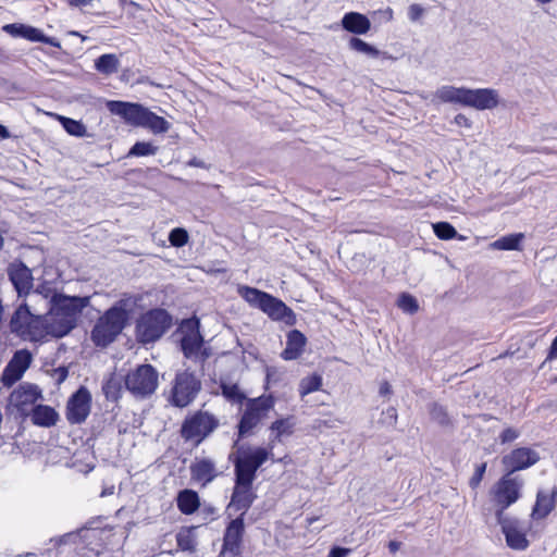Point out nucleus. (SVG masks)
Segmentation results:
<instances>
[{"instance_id": "nucleus-11", "label": "nucleus", "mask_w": 557, "mask_h": 557, "mask_svg": "<svg viewBox=\"0 0 557 557\" xmlns=\"http://www.w3.org/2000/svg\"><path fill=\"white\" fill-rule=\"evenodd\" d=\"M502 532L505 535L506 544L515 550H524L529 547L527 539V527L517 518L500 516L496 517Z\"/></svg>"}, {"instance_id": "nucleus-50", "label": "nucleus", "mask_w": 557, "mask_h": 557, "mask_svg": "<svg viewBox=\"0 0 557 557\" xmlns=\"http://www.w3.org/2000/svg\"><path fill=\"white\" fill-rule=\"evenodd\" d=\"M432 417L441 424L447 423V414L441 406H434Z\"/></svg>"}, {"instance_id": "nucleus-30", "label": "nucleus", "mask_w": 557, "mask_h": 557, "mask_svg": "<svg viewBox=\"0 0 557 557\" xmlns=\"http://www.w3.org/2000/svg\"><path fill=\"white\" fill-rule=\"evenodd\" d=\"M59 413L50 406L37 405L32 409V421L35 425L50 428L57 424Z\"/></svg>"}, {"instance_id": "nucleus-64", "label": "nucleus", "mask_w": 557, "mask_h": 557, "mask_svg": "<svg viewBox=\"0 0 557 557\" xmlns=\"http://www.w3.org/2000/svg\"><path fill=\"white\" fill-rule=\"evenodd\" d=\"M553 128H554V129H557V123L553 125Z\"/></svg>"}, {"instance_id": "nucleus-43", "label": "nucleus", "mask_w": 557, "mask_h": 557, "mask_svg": "<svg viewBox=\"0 0 557 557\" xmlns=\"http://www.w3.org/2000/svg\"><path fill=\"white\" fill-rule=\"evenodd\" d=\"M158 147L148 141H137L129 150L128 156L146 157L156 154Z\"/></svg>"}, {"instance_id": "nucleus-47", "label": "nucleus", "mask_w": 557, "mask_h": 557, "mask_svg": "<svg viewBox=\"0 0 557 557\" xmlns=\"http://www.w3.org/2000/svg\"><path fill=\"white\" fill-rule=\"evenodd\" d=\"M521 435V431L517 428L508 426L503 430L498 435V440L502 444H509L515 442Z\"/></svg>"}, {"instance_id": "nucleus-28", "label": "nucleus", "mask_w": 557, "mask_h": 557, "mask_svg": "<svg viewBox=\"0 0 557 557\" xmlns=\"http://www.w3.org/2000/svg\"><path fill=\"white\" fill-rule=\"evenodd\" d=\"M69 296L59 294L54 286L50 283H42L30 294V301L38 302L44 301V307H50L57 304V300L61 298H67Z\"/></svg>"}, {"instance_id": "nucleus-14", "label": "nucleus", "mask_w": 557, "mask_h": 557, "mask_svg": "<svg viewBox=\"0 0 557 557\" xmlns=\"http://www.w3.org/2000/svg\"><path fill=\"white\" fill-rule=\"evenodd\" d=\"M91 396L87 388L81 387L69 399L66 419L72 424L84 422L90 412Z\"/></svg>"}, {"instance_id": "nucleus-58", "label": "nucleus", "mask_w": 557, "mask_h": 557, "mask_svg": "<svg viewBox=\"0 0 557 557\" xmlns=\"http://www.w3.org/2000/svg\"><path fill=\"white\" fill-rule=\"evenodd\" d=\"M388 548L392 553H396L400 548V543L396 541H392L388 544Z\"/></svg>"}, {"instance_id": "nucleus-10", "label": "nucleus", "mask_w": 557, "mask_h": 557, "mask_svg": "<svg viewBox=\"0 0 557 557\" xmlns=\"http://www.w3.org/2000/svg\"><path fill=\"white\" fill-rule=\"evenodd\" d=\"M42 398L40 388L36 384L22 383L9 396L8 408L24 416L29 412L38 399Z\"/></svg>"}, {"instance_id": "nucleus-60", "label": "nucleus", "mask_w": 557, "mask_h": 557, "mask_svg": "<svg viewBox=\"0 0 557 557\" xmlns=\"http://www.w3.org/2000/svg\"><path fill=\"white\" fill-rule=\"evenodd\" d=\"M10 136L8 129L0 124V138L5 139Z\"/></svg>"}, {"instance_id": "nucleus-18", "label": "nucleus", "mask_w": 557, "mask_h": 557, "mask_svg": "<svg viewBox=\"0 0 557 557\" xmlns=\"http://www.w3.org/2000/svg\"><path fill=\"white\" fill-rule=\"evenodd\" d=\"M108 108L111 113L122 116L126 122L135 126H143L147 108L138 103L110 101Z\"/></svg>"}, {"instance_id": "nucleus-20", "label": "nucleus", "mask_w": 557, "mask_h": 557, "mask_svg": "<svg viewBox=\"0 0 557 557\" xmlns=\"http://www.w3.org/2000/svg\"><path fill=\"white\" fill-rule=\"evenodd\" d=\"M8 275L20 297L29 295L33 287V274L24 263H11L8 268Z\"/></svg>"}, {"instance_id": "nucleus-48", "label": "nucleus", "mask_w": 557, "mask_h": 557, "mask_svg": "<svg viewBox=\"0 0 557 557\" xmlns=\"http://www.w3.org/2000/svg\"><path fill=\"white\" fill-rule=\"evenodd\" d=\"M485 471H486V462H482L475 467V471L469 481V485L471 488L474 490L481 484V481L483 480Z\"/></svg>"}, {"instance_id": "nucleus-22", "label": "nucleus", "mask_w": 557, "mask_h": 557, "mask_svg": "<svg viewBox=\"0 0 557 557\" xmlns=\"http://www.w3.org/2000/svg\"><path fill=\"white\" fill-rule=\"evenodd\" d=\"M260 310L267 313L272 320L283 321L286 324H293L295 322V315L292 309H289L282 300L270 294Z\"/></svg>"}, {"instance_id": "nucleus-40", "label": "nucleus", "mask_w": 557, "mask_h": 557, "mask_svg": "<svg viewBox=\"0 0 557 557\" xmlns=\"http://www.w3.org/2000/svg\"><path fill=\"white\" fill-rule=\"evenodd\" d=\"M522 238V234H510L495 240L492 247L498 250H517L519 249Z\"/></svg>"}, {"instance_id": "nucleus-41", "label": "nucleus", "mask_w": 557, "mask_h": 557, "mask_svg": "<svg viewBox=\"0 0 557 557\" xmlns=\"http://www.w3.org/2000/svg\"><path fill=\"white\" fill-rule=\"evenodd\" d=\"M322 386V376L319 374H312L304 377L299 383V394L304 398L310 393L317 392Z\"/></svg>"}, {"instance_id": "nucleus-54", "label": "nucleus", "mask_w": 557, "mask_h": 557, "mask_svg": "<svg viewBox=\"0 0 557 557\" xmlns=\"http://www.w3.org/2000/svg\"><path fill=\"white\" fill-rule=\"evenodd\" d=\"M55 374L58 375V383H61L67 377L69 372L66 368L61 367L55 370Z\"/></svg>"}, {"instance_id": "nucleus-24", "label": "nucleus", "mask_w": 557, "mask_h": 557, "mask_svg": "<svg viewBox=\"0 0 557 557\" xmlns=\"http://www.w3.org/2000/svg\"><path fill=\"white\" fill-rule=\"evenodd\" d=\"M342 26L351 34L364 35L370 30L371 22L361 13L348 12L342 18Z\"/></svg>"}, {"instance_id": "nucleus-16", "label": "nucleus", "mask_w": 557, "mask_h": 557, "mask_svg": "<svg viewBox=\"0 0 557 557\" xmlns=\"http://www.w3.org/2000/svg\"><path fill=\"white\" fill-rule=\"evenodd\" d=\"M183 334L181 339L182 350L186 357L198 355L202 346V336L199 332V322L197 320H186L181 325Z\"/></svg>"}, {"instance_id": "nucleus-59", "label": "nucleus", "mask_w": 557, "mask_h": 557, "mask_svg": "<svg viewBox=\"0 0 557 557\" xmlns=\"http://www.w3.org/2000/svg\"><path fill=\"white\" fill-rule=\"evenodd\" d=\"M114 493V486H109L102 490L101 497H106L108 495H112Z\"/></svg>"}, {"instance_id": "nucleus-56", "label": "nucleus", "mask_w": 557, "mask_h": 557, "mask_svg": "<svg viewBox=\"0 0 557 557\" xmlns=\"http://www.w3.org/2000/svg\"><path fill=\"white\" fill-rule=\"evenodd\" d=\"M548 358L549 359L557 358V336L554 338V341L552 343V346H550V349H549V354H548Z\"/></svg>"}, {"instance_id": "nucleus-63", "label": "nucleus", "mask_w": 557, "mask_h": 557, "mask_svg": "<svg viewBox=\"0 0 557 557\" xmlns=\"http://www.w3.org/2000/svg\"><path fill=\"white\" fill-rule=\"evenodd\" d=\"M391 412H392V417H394L396 419V412H395V409H391Z\"/></svg>"}, {"instance_id": "nucleus-53", "label": "nucleus", "mask_w": 557, "mask_h": 557, "mask_svg": "<svg viewBox=\"0 0 557 557\" xmlns=\"http://www.w3.org/2000/svg\"><path fill=\"white\" fill-rule=\"evenodd\" d=\"M455 124L463 127H471V121L465 114H457L454 119Z\"/></svg>"}, {"instance_id": "nucleus-46", "label": "nucleus", "mask_w": 557, "mask_h": 557, "mask_svg": "<svg viewBox=\"0 0 557 557\" xmlns=\"http://www.w3.org/2000/svg\"><path fill=\"white\" fill-rule=\"evenodd\" d=\"M188 233L185 228L176 227L170 232L169 242L174 247H183L188 243Z\"/></svg>"}, {"instance_id": "nucleus-15", "label": "nucleus", "mask_w": 557, "mask_h": 557, "mask_svg": "<svg viewBox=\"0 0 557 557\" xmlns=\"http://www.w3.org/2000/svg\"><path fill=\"white\" fill-rule=\"evenodd\" d=\"M499 104V94L493 88H467L465 107L476 110H492Z\"/></svg>"}, {"instance_id": "nucleus-3", "label": "nucleus", "mask_w": 557, "mask_h": 557, "mask_svg": "<svg viewBox=\"0 0 557 557\" xmlns=\"http://www.w3.org/2000/svg\"><path fill=\"white\" fill-rule=\"evenodd\" d=\"M273 443L269 445V448L255 447L244 448L240 447L237 450L234 459L235 467V482L240 484L252 485L256 479V472L271 456V449Z\"/></svg>"}, {"instance_id": "nucleus-17", "label": "nucleus", "mask_w": 557, "mask_h": 557, "mask_svg": "<svg viewBox=\"0 0 557 557\" xmlns=\"http://www.w3.org/2000/svg\"><path fill=\"white\" fill-rule=\"evenodd\" d=\"M2 29L13 37H21L29 41L44 42L60 48V42L55 38L47 37L39 28L29 25L13 23L4 25Z\"/></svg>"}, {"instance_id": "nucleus-35", "label": "nucleus", "mask_w": 557, "mask_h": 557, "mask_svg": "<svg viewBox=\"0 0 557 557\" xmlns=\"http://www.w3.org/2000/svg\"><path fill=\"white\" fill-rule=\"evenodd\" d=\"M120 65V59L114 53H106L95 60V70L107 76L116 73Z\"/></svg>"}, {"instance_id": "nucleus-55", "label": "nucleus", "mask_w": 557, "mask_h": 557, "mask_svg": "<svg viewBox=\"0 0 557 557\" xmlns=\"http://www.w3.org/2000/svg\"><path fill=\"white\" fill-rule=\"evenodd\" d=\"M94 0H69L70 5L72 7H86L90 5Z\"/></svg>"}, {"instance_id": "nucleus-6", "label": "nucleus", "mask_w": 557, "mask_h": 557, "mask_svg": "<svg viewBox=\"0 0 557 557\" xmlns=\"http://www.w3.org/2000/svg\"><path fill=\"white\" fill-rule=\"evenodd\" d=\"M158 377L151 364H141L126 375L125 385L134 396L145 398L156 392Z\"/></svg>"}, {"instance_id": "nucleus-19", "label": "nucleus", "mask_w": 557, "mask_h": 557, "mask_svg": "<svg viewBox=\"0 0 557 557\" xmlns=\"http://www.w3.org/2000/svg\"><path fill=\"white\" fill-rule=\"evenodd\" d=\"M244 531V517H237L228 523L224 533L222 556L227 554L231 556L238 555Z\"/></svg>"}, {"instance_id": "nucleus-62", "label": "nucleus", "mask_w": 557, "mask_h": 557, "mask_svg": "<svg viewBox=\"0 0 557 557\" xmlns=\"http://www.w3.org/2000/svg\"><path fill=\"white\" fill-rule=\"evenodd\" d=\"M535 1L541 3V4H546V3L552 2L553 0H535Z\"/></svg>"}, {"instance_id": "nucleus-36", "label": "nucleus", "mask_w": 557, "mask_h": 557, "mask_svg": "<svg viewBox=\"0 0 557 557\" xmlns=\"http://www.w3.org/2000/svg\"><path fill=\"white\" fill-rule=\"evenodd\" d=\"M141 127L149 128L154 134H163L170 129L171 124L162 116L148 110Z\"/></svg>"}, {"instance_id": "nucleus-45", "label": "nucleus", "mask_w": 557, "mask_h": 557, "mask_svg": "<svg viewBox=\"0 0 557 557\" xmlns=\"http://www.w3.org/2000/svg\"><path fill=\"white\" fill-rule=\"evenodd\" d=\"M435 235L444 240L453 239L457 235L455 227L447 222H438L433 224Z\"/></svg>"}, {"instance_id": "nucleus-61", "label": "nucleus", "mask_w": 557, "mask_h": 557, "mask_svg": "<svg viewBox=\"0 0 557 557\" xmlns=\"http://www.w3.org/2000/svg\"><path fill=\"white\" fill-rule=\"evenodd\" d=\"M317 520H318V518H315V517L307 518V522L309 525L312 524Z\"/></svg>"}, {"instance_id": "nucleus-37", "label": "nucleus", "mask_w": 557, "mask_h": 557, "mask_svg": "<svg viewBox=\"0 0 557 557\" xmlns=\"http://www.w3.org/2000/svg\"><path fill=\"white\" fill-rule=\"evenodd\" d=\"M196 528H188L181 530L176 535L177 546L185 552H195L197 546V539L195 535Z\"/></svg>"}, {"instance_id": "nucleus-29", "label": "nucleus", "mask_w": 557, "mask_h": 557, "mask_svg": "<svg viewBox=\"0 0 557 557\" xmlns=\"http://www.w3.org/2000/svg\"><path fill=\"white\" fill-rule=\"evenodd\" d=\"M466 94V87L444 85L436 89L434 94V99L445 103H457L465 106Z\"/></svg>"}, {"instance_id": "nucleus-5", "label": "nucleus", "mask_w": 557, "mask_h": 557, "mask_svg": "<svg viewBox=\"0 0 557 557\" xmlns=\"http://www.w3.org/2000/svg\"><path fill=\"white\" fill-rule=\"evenodd\" d=\"M172 319L163 309H153L143 314L137 322L136 332L140 343L148 344L159 339L171 326Z\"/></svg>"}, {"instance_id": "nucleus-1", "label": "nucleus", "mask_w": 557, "mask_h": 557, "mask_svg": "<svg viewBox=\"0 0 557 557\" xmlns=\"http://www.w3.org/2000/svg\"><path fill=\"white\" fill-rule=\"evenodd\" d=\"M133 305L135 300L132 297L123 298L98 319L91 331V339L96 346L107 347L115 341L126 325Z\"/></svg>"}, {"instance_id": "nucleus-12", "label": "nucleus", "mask_w": 557, "mask_h": 557, "mask_svg": "<svg viewBox=\"0 0 557 557\" xmlns=\"http://www.w3.org/2000/svg\"><path fill=\"white\" fill-rule=\"evenodd\" d=\"M32 362L33 355L29 350L20 349L15 351L2 372L1 382L3 386L11 387L20 381L26 370L30 367Z\"/></svg>"}, {"instance_id": "nucleus-31", "label": "nucleus", "mask_w": 557, "mask_h": 557, "mask_svg": "<svg viewBox=\"0 0 557 557\" xmlns=\"http://www.w3.org/2000/svg\"><path fill=\"white\" fill-rule=\"evenodd\" d=\"M32 311L27 304H22L13 313L10 327L11 332L16 334L18 337L22 331L27 326L30 321Z\"/></svg>"}, {"instance_id": "nucleus-49", "label": "nucleus", "mask_w": 557, "mask_h": 557, "mask_svg": "<svg viewBox=\"0 0 557 557\" xmlns=\"http://www.w3.org/2000/svg\"><path fill=\"white\" fill-rule=\"evenodd\" d=\"M424 14V9L420 4H411L408 8V17L411 22H418Z\"/></svg>"}, {"instance_id": "nucleus-4", "label": "nucleus", "mask_w": 557, "mask_h": 557, "mask_svg": "<svg viewBox=\"0 0 557 557\" xmlns=\"http://www.w3.org/2000/svg\"><path fill=\"white\" fill-rule=\"evenodd\" d=\"M524 481L519 475L504 474L492 487L490 495L496 508L495 516H505V510L518 502Z\"/></svg>"}, {"instance_id": "nucleus-13", "label": "nucleus", "mask_w": 557, "mask_h": 557, "mask_svg": "<svg viewBox=\"0 0 557 557\" xmlns=\"http://www.w3.org/2000/svg\"><path fill=\"white\" fill-rule=\"evenodd\" d=\"M540 460V455L536 450L530 447H518L506 454L502 458V465L507 470V473L528 469Z\"/></svg>"}, {"instance_id": "nucleus-21", "label": "nucleus", "mask_w": 557, "mask_h": 557, "mask_svg": "<svg viewBox=\"0 0 557 557\" xmlns=\"http://www.w3.org/2000/svg\"><path fill=\"white\" fill-rule=\"evenodd\" d=\"M255 498L256 493L252 490V485L240 484L235 482V486L227 509L230 511H240L239 517H244L247 510L252 505Z\"/></svg>"}, {"instance_id": "nucleus-38", "label": "nucleus", "mask_w": 557, "mask_h": 557, "mask_svg": "<svg viewBox=\"0 0 557 557\" xmlns=\"http://www.w3.org/2000/svg\"><path fill=\"white\" fill-rule=\"evenodd\" d=\"M294 421L290 418L286 419H278L274 421L271 424V431L275 433V436L273 440L270 441L269 445L273 443V446L275 445V442H280L282 436L290 435L293 433L294 429Z\"/></svg>"}, {"instance_id": "nucleus-9", "label": "nucleus", "mask_w": 557, "mask_h": 557, "mask_svg": "<svg viewBox=\"0 0 557 557\" xmlns=\"http://www.w3.org/2000/svg\"><path fill=\"white\" fill-rule=\"evenodd\" d=\"M200 388L201 383L194 373L188 371L178 373L172 389V404L181 408L188 406L196 398Z\"/></svg>"}, {"instance_id": "nucleus-8", "label": "nucleus", "mask_w": 557, "mask_h": 557, "mask_svg": "<svg viewBox=\"0 0 557 557\" xmlns=\"http://www.w3.org/2000/svg\"><path fill=\"white\" fill-rule=\"evenodd\" d=\"M273 407L274 399L272 396H260L253 399H249L239 421V435L243 436L256 428L263 419L269 416V412L273 409Z\"/></svg>"}, {"instance_id": "nucleus-39", "label": "nucleus", "mask_w": 557, "mask_h": 557, "mask_svg": "<svg viewBox=\"0 0 557 557\" xmlns=\"http://www.w3.org/2000/svg\"><path fill=\"white\" fill-rule=\"evenodd\" d=\"M57 119L70 135L75 137L88 136L87 128L81 121H76L62 115H57Z\"/></svg>"}, {"instance_id": "nucleus-51", "label": "nucleus", "mask_w": 557, "mask_h": 557, "mask_svg": "<svg viewBox=\"0 0 557 557\" xmlns=\"http://www.w3.org/2000/svg\"><path fill=\"white\" fill-rule=\"evenodd\" d=\"M349 553H350L349 548L336 546L330 550L327 557H347L349 555Z\"/></svg>"}, {"instance_id": "nucleus-42", "label": "nucleus", "mask_w": 557, "mask_h": 557, "mask_svg": "<svg viewBox=\"0 0 557 557\" xmlns=\"http://www.w3.org/2000/svg\"><path fill=\"white\" fill-rule=\"evenodd\" d=\"M221 388L223 396L233 403L240 404L246 398L245 394L235 383L223 382Z\"/></svg>"}, {"instance_id": "nucleus-32", "label": "nucleus", "mask_w": 557, "mask_h": 557, "mask_svg": "<svg viewBox=\"0 0 557 557\" xmlns=\"http://www.w3.org/2000/svg\"><path fill=\"white\" fill-rule=\"evenodd\" d=\"M348 46L351 50L356 51V52H359V53H362V54H366L370 58H382L384 60H392L393 57L389 55L387 52H382L380 51L377 48H375L374 46L366 42L364 40L358 38V37H352L350 38L349 42H348Z\"/></svg>"}, {"instance_id": "nucleus-23", "label": "nucleus", "mask_w": 557, "mask_h": 557, "mask_svg": "<svg viewBox=\"0 0 557 557\" xmlns=\"http://www.w3.org/2000/svg\"><path fill=\"white\" fill-rule=\"evenodd\" d=\"M47 336H50V332L45 315L32 312L30 321L22 331L20 337L24 341L39 343L45 341Z\"/></svg>"}, {"instance_id": "nucleus-27", "label": "nucleus", "mask_w": 557, "mask_h": 557, "mask_svg": "<svg viewBox=\"0 0 557 557\" xmlns=\"http://www.w3.org/2000/svg\"><path fill=\"white\" fill-rule=\"evenodd\" d=\"M305 345V335L298 330L290 331L287 335L286 347L281 354L282 358L285 360L297 359L302 354Z\"/></svg>"}, {"instance_id": "nucleus-33", "label": "nucleus", "mask_w": 557, "mask_h": 557, "mask_svg": "<svg viewBox=\"0 0 557 557\" xmlns=\"http://www.w3.org/2000/svg\"><path fill=\"white\" fill-rule=\"evenodd\" d=\"M237 293L247 304H249V306L258 309H261L269 295L265 292L247 285H239L237 287Z\"/></svg>"}, {"instance_id": "nucleus-25", "label": "nucleus", "mask_w": 557, "mask_h": 557, "mask_svg": "<svg viewBox=\"0 0 557 557\" xmlns=\"http://www.w3.org/2000/svg\"><path fill=\"white\" fill-rule=\"evenodd\" d=\"M191 479L206 485L216 476L215 466L210 459H200L190 466Z\"/></svg>"}, {"instance_id": "nucleus-2", "label": "nucleus", "mask_w": 557, "mask_h": 557, "mask_svg": "<svg viewBox=\"0 0 557 557\" xmlns=\"http://www.w3.org/2000/svg\"><path fill=\"white\" fill-rule=\"evenodd\" d=\"M84 306L85 299L79 297L61 298L50 306L49 312L45 314L50 336L63 337L69 334L75 327Z\"/></svg>"}, {"instance_id": "nucleus-7", "label": "nucleus", "mask_w": 557, "mask_h": 557, "mask_svg": "<svg viewBox=\"0 0 557 557\" xmlns=\"http://www.w3.org/2000/svg\"><path fill=\"white\" fill-rule=\"evenodd\" d=\"M219 425V420L207 411H198L183 422L181 435L185 441H195L198 445Z\"/></svg>"}, {"instance_id": "nucleus-34", "label": "nucleus", "mask_w": 557, "mask_h": 557, "mask_svg": "<svg viewBox=\"0 0 557 557\" xmlns=\"http://www.w3.org/2000/svg\"><path fill=\"white\" fill-rule=\"evenodd\" d=\"M200 505L198 494L193 490H184L178 493L177 507L185 515L194 513Z\"/></svg>"}, {"instance_id": "nucleus-57", "label": "nucleus", "mask_w": 557, "mask_h": 557, "mask_svg": "<svg viewBox=\"0 0 557 557\" xmlns=\"http://www.w3.org/2000/svg\"><path fill=\"white\" fill-rule=\"evenodd\" d=\"M392 393V386L387 382H383L380 386V394L385 396Z\"/></svg>"}, {"instance_id": "nucleus-26", "label": "nucleus", "mask_w": 557, "mask_h": 557, "mask_svg": "<svg viewBox=\"0 0 557 557\" xmlns=\"http://www.w3.org/2000/svg\"><path fill=\"white\" fill-rule=\"evenodd\" d=\"M556 492L550 494L539 491L536 495V502L532 509L531 517L534 520H541L546 518L555 508L556 505Z\"/></svg>"}, {"instance_id": "nucleus-44", "label": "nucleus", "mask_w": 557, "mask_h": 557, "mask_svg": "<svg viewBox=\"0 0 557 557\" xmlns=\"http://www.w3.org/2000/svg\"><path fill=\"white\" fill-rule=\"evenodd\" d=\"M397 306L406 313L413 314L419 310L417 299L409 294H401L397 300Z\"/></svg>"}, {"instance_id": "nucleus-52", "label": "nucleus", "mask_w": 557, "mask_h": 557, "mask_svg": "<svg viewBox=\"0 0 557 557\" xmlns=\"http://www.w3.org/2000/svg\"><path fill=\"white\" fill-rule=\"evenodd\" d=\"M374 14H379L384 22H391L394 17V12L391 8L375 11Z\"/></svg>"}]
</instances>
